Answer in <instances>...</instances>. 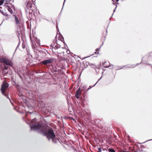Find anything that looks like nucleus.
<instances>
[{
	"label": "nucleus",
	"mask_w": 152,
	"mask_h": 152,
	"mask_svg": "<svg viewBox=\"0 0 152 152\" xmlns=\"http://www.w3.org/2000/svg\"><path fill=\"white\" fill-rule=\"evenodd\" d=\"M37 119H33L30 124L31 130L37 131L40 133L42 134L46 137L49 140H51L53 143H57L59 142V139H57L54 132L52 129H48L45 126L42 125L39 123L35 122Z\"/></svg>",
	"instance_id": "nucleus-1"
},
{
	"label": "nucleus",
	"mask_w": 152,
	"mask_h": 152,
	"mask_svg": "<svg viewBox=\"0 0 152 152\" xmlns=\"http://www.w3.org/2000/svg\"><path fill=\"white\" fill-rule=\"evenodd\" d=\"M35 1L34 2L33 0H27V2L26 4L27 9L31 11L29 12V15H32V12H33L36 9Z\"/></svg>",
	"instance_id": "nucleus-2"
},
{
	"label": "nucleus",
	"mask_w": 152,
	"mask_h": 152,
	"mask_svg": "<svg viewBox=\"0 0 152 152\" xmlns=\"http://www.w3.org/2000/svg\"><path fill=\"white\" fill-rule=\"evenodd\" d=\"M8 84L7 83H4L2 85L1 87V91L2 94L5 96L7 98H8L10 100V102L11 103V100L10 98H9V96L8 95H7L5 93V92L6 91V89L8 88Z\"/></svg>",
	"instance_id": "nucleus-3"
},
{
	"label": "nucleus",
	"mask_w": 152,
	"mask_h": 152,
	"mask_svg": "<svg viewBox=\"0 0 152 152\" xmlns=\"http://www.w3.org/2000/svg\"><path fill=\"white\" fill-rule=\"evenodd\" d=\"M0 61L7 65L12 66L13 63L10 59H8L5 57L0 58Z\"/></svg>",
	"instance_id": "nucleus-4"
},
{
	"label": "nucleus",
	"mask_w": 152,
	"mask_h": 152,
	"mask_svg": "<svg viewBox=\"0 0 152 152\" xmlns=\"http://www.w3.org/2000/svg\"><path fill=\"white\" fill-rule=\"evenodd\" d=\"M42 97L44 99L47 98H55L56 96L54 95V93L50 92L42 94Z\"/></svg>",
	"instance_id": "nucleus-5"
},
{
	"label": "nucleus",
	"mask_w": 152,
	"mask_h": 152,
	"mask_svg": "<svg viewBox=\"0 0 152 152\" xmlns=\"http://www.w3.org/2000/svg\"><path fill=\"white\" fill-rule=\"evenodd\" d=\"M53 61V59L50 58L49 59L44 60L42 61V64L44 65H47L50 64Z\"/></svg>",
	"instance_id": "nucleus-6"
},
{
	"label": "nucleus",
	"mask_w": 152,
	"mask_h": 152,
	"mask_svg": "<svg viewBox=\"0 0 152 152\" xmlns=\"http://www.w3.org/2000/svg\"><path fill=\"white\" fill-rule=\"evenodd\" d=\"M82 90L79 88L77 90L75 93V96L76 98L79 99L81 95V92Z\"/></svg>",
	"instance_id": "nucleus-7"
},
{
	"label": "nucleus",
	"mask_w": 152,
	"mask_h": 152,
	"mask_svg": "<svg viewBox=\"0 0 152 152\" xmlns=\"http://www.w3.org/2000/svg\"><path fill=\"white\" fill-rule=\"evenodd\" d=\"M13 16L15 18V20L16 24L18 25L20 24V22L17 16L15 15H13Z\"/></svg>",
	"instance_id": "nucleus-8"
},
{
	"label": "nucleus",
	"mask_w": 152,
	"mask_h": 152,
	"mask_svg": "<svg viewBox=\"0 0 152 152\" xmlns=\"http://www.w3.org/2000/svg\"><path fill=\"white\" fill-rule=\"evenodd\" d=\"M7 7L8 8V11L11 14L13 13V10L12 8H10V7L9 6L7 5Z\"/></svg>",
	"instance_id": "nucleus-9"
},
{
	"label": "nucleus",
	"mask_w": 152,
	"mask_h": 152,
	"mask_svg": "<svg viewBox=\"0 0 152 152\" xmlns=\"http://www.w3.org/2000/svg\"><path fill=\"white\" fill-rule=\"evenodd\" d=\"M7 4H9L10 6V8H12V9L14 10V11H15V8L14 6L12 4L10 3H7Z\"/></svg>",
	"instance_id": "nucleus-10"
},
{
	"label": "nucleus",
	"mask_w": 152,
	"mask_h": 152,
	"mask_svg": "<svg viewBox=\"0 0 152 152\" xmlns=\"http://www.w3.org/2000/svg\"><path fill=\"white\" fill-rule=\"evenodd\" d=\"M8 70L2 69V73L3 75H5L8 73Z\"/></svg>",
	"instance_id": "nucleus-11"
},
{
	"label": "nucleus",
	"mask_w": 152,
	"mask_h": 152,
	"mask_svg": "<svg viewBox=\"0 0 152 152\" xmlns=\"http://www.w3.org/2000/svg\"><path fill=\"white\" fill-rule=\"evenodd\" d=\"M125 66H123V67L119 66H115V70H118L119 69H120L122 68L123 67H125Z\"/></svg>",
	"instance_id": "nucleus-12"
},
{
	"label": "nucleus",
	"mask_w": 152,
	"mask_h": 152,
	"mask_svg": "<svg viewBox=\"0 0 152 152\" xmlns=\"http://www.w3.org/2000/svg\"><path fill=\"white\" fill-rule=\"evenodd\" d=\"M53 69L54 72L56 73L58 72L59 69H57L56 66L53 67Z\"/></svg>",
	"instance_id": "nucleus-13"
},
{
	"label": "nucleus",
	"mask_w": 152,
	"mask_h": 152,
	"mask_svg": "<svg viewBox=\"0 0 152 152\" xmlns=\"http://www.w3.org/2000/svg\"><path fill=\"white\" fill-rule=\"evenodd\" d=\"M21 33V30H20V31H18L16 32V34H17V36L18 38V39L19 38L20 35V33Z\"/></svg>",
	"instance_id": "nucleus-14"
},
{
	"label": "nucleus",
	"mask_w": 152,
	"mask_h": 152,
	"mask_svg": "<svg viewBox=\"0 0 152 152\" xmlns=\"http://www.w3.org/2000/svg\"><path fill=\"white\" fill-rule=\"evenodd\" d=\"M60 45L56 44L55 46V48L58 49L60 48Z\"/></svg>",
	"instance_id": "nucleus-15"
},
{
	"label": "nucleus",
	"mask_w": 152,
	"mask_h": 152,
	"mask_svg": "<svg viewBox=\"0 0 152 152\" xmlns=\"http://www.w3.org/2000/svg\"><path fill=\"white\" fill-rule=\"evenodd\" d=\"M73 150L74 151V152H83V151H81L80 150H79L78 151H77L76 149L74 148H73ZM85 152H86L85 151Z\"/></svg>",
	"instance_id": "nucleus-16"
},
{
	"label": "nucleus",
	"mask_w": 152,
	"mask_h": 152,
	"mask_svg": "<svg viewBox=\"0 0 152 152\" xmlns=\"http://www.w3.org/2000/svg\"><path fill=\"white\" fill-rule=\"evenodd\" d=\"M108 148L107 147V148H102V150L103 151H106L107 152L108 151Z\"/></svg>",
	"instance_id": "nucleus-17"
},
{
	"label": "nucleus",
	"mask_w": 152,
	"mask_h": 152,
	"mask_svg": "<svg viewBox=\"0 0 152 152\" xmlns=\"http://www.w3.org/2000/svg\"><path fill=\"white\" fill-rule=\"evenodd\" d=\"M139 64H137L136 65H132V66H131V67L132 68H134V67L135 66H136L137 65H138ZM131 67V66H129L128 67V68H129V67Z\"/></svg>",
	"instance_id": "nucleus-18"
},
{
	"label": "nucleus",
	"mask_w": 152,
	"mask_h": 152,
	"mask_svg": "<svg viewBox=\"0 0 152 152\" xmlns=\"http://www.w3.org/2000/svg\"><path fill=\"white\" fill-rule=\"evenodd\" d=\"M4 0H1L0 1V6L2 5L4 3Z\"/></svg>",
	"instance_id": "nucleus-19"
},
{
	"label": "nucleus",
	"mask_w": 152,
	"mask_h": 152,
	"mask_svg": "<svg viewBox=\"0 0 152 152\" xmlns=\"http://www.w3.org/2000/svg\"><path fill=\"white\" fill-rule=\"evenodd\" d=\"M104 67L105 68H108V67H109L110 66H113V65H110L109 66H104Z\"/></svg>",
	"instance_id": "nucleus-20"
},
{
	"label": "nucleus",
	"mask_w": 152,
	"mask_h": 152,
	"mask_svg": "<svg viewBox=\"0 0 152 152\" xmlns=\"http://www.w3.org/2000/svg\"><path fill=\"white\" fill-rule=\"evenodd\" d=\"M8 66H5L4 67V69H3L8 70L7 69H8Z\"/></svg>",
	"instance_id": "nucleus-21"
},
{
	"label": "nucleus",
	"mask_w": 152,
	"mask_h": 152,
	"mask_svg": "<svg viewBox=\"0 0 152 152\" xmlns=\"http://www.w3.org/2000/svg\"><path fill=\"white\" fill-rule=\"evenodd\" d=\"M2 13V14L4 15H5L6 16H7V13L6 12H1Z\"/></svg>",
	"instance_id": "nucleus-22"
},
{
	"label": "nucleus",
	"mask_w": 152,
	"mask_h": 152,
	"mask_svg": "<svg viewBox=\"0 0 152 152\" xmlns=\"http://www.w3.org/2000/svg\"><path fill=\"white\" fill-rule=\"evenodd\" d=\"M99 152H101L102 151V148L101 147H99L98 148Z\"/></svg>",
	"instance_id": "nucleus-23"
},
{
	"label": "nucleus",
	"mask_w": 152,
	"mask_h": 152,
	"mask_svg": "<svg viewBox=\"0 0 152 152\" xmlns=\"http://www.w3.org/2000/svg\"><path fill=\"white\" fill-rule=\"evenodd\" d=\"M40 52L41 53H42L44 55L46 54V53H45V52H43L42 50L40 51Z\"/></svg>",
	"instance_id": "nucleus-24"
},
{
	"label": "nucleus",
	"mask_w": 152,
	"mask_h": 152,
	"mask_svg": "<svg viewBox=\"0 0 152 152\" xmlns=\"http://www.w3.org/2000/svg\"><path fill=\"white\" fill-rule=\"evenodd\" d=\"M100 47L99 48H97L95 50L96 51H99L100 50Z\"/></svg>",
	"instance_id": "nucleus-25"
},
{
	"label": "nucleus",
	"mask_w": 152,
	"mask_h": 152,
	"mask_svg": "<svg viewBox=\"0 0 152 152\" xmlns=\"http://www.w3.org/2000/svg\"><path fill=\"white\" fill-rule=\"evenodd\" d=\"M61 41H64V38L62 36V35H61Z\"/></svg>",
	"instance_id": "nucleus-26"
},
{
	"label": "nucleus",
	"mask_w": 152,
	"mask_h": 152,
	"mask_svg": "<svg viewBox=\"0 0 152 152\" xmlns=\"http://www.w3.org/2000/svg\"><path fill=\"white\" fill-rule=\"evenodd\" d=\"M44 20H46L47 21H48V22H50V20H48V19H47L46 18H44L43 19Z\"/></svg>",
	"instance_id": "nucleus-27"
},
{
	"label": "nucleus",
	"mask_w": 152,
	"mask_h": 152,
	"mask_svg": "<svg viewBox=\"0 0 152 152\" xmlns=\"http://www.w3.org/2000/svg\"><path fill=\"white\" fill-rule=\"evenodd\" d=\"M94 53L96 54H99V53L97 52L96 51L94 52Z\"/></svg>",
	"instance_id": "nucleus-28"
},
{
	"label": "nucleus",
	"mask_w": 152,
	"mask_h": 152,
	"mask_svg": "<svg viewBox=\"0 0 152 152\" xmlns=\"http://www.w3.org/2000/svg\"><path fill=\"white\" fill-rule=\"evenodd\" d=\"M69 52H70V51L69 50H67L66 53H67V54H69Z\"/></svg>",
	"instance_id": "nucleus-29"
},
{
	"label": "nucleus",
	"mask_w": 152,
	"mask_h": 152,
	"mask_svg": "<svg viewBox=\"0 0 152 152\" xmlns=\"http://www.w3.org/2000/svg\"><path fill=\"white\" fill-rule=\"evenodd\" d=\"M91 87L90 86H89V88L87 89V91H88V90H89L91 88Z\"/></svg>",
	"instance_id": "nucleus-30"
},
{
	"label": "nucleus",
	"mask_w": 152,
	"mask_h": 152,
	"mask_svg": "<svg viewBox=\"0 0 152 152\" xmlns=\"http://www.w3.org/2000/svg\"><path fill=\"white\" fill-rule=\"evenodd\" d=\"M116 6L115 8V9L114 10V12H115V9H116V8L117 7V5H116Z\"/></svg>",
	"instance_id": "nucleus-31"
},
{
	"label": "nucleus",
	"mask_w": 152,
	"mask_h": 152,
	"mask_svg": "<svg viewBox=\"0 0 152 152\" xmlns=\"http://www.w3.org/2000/svg\"><path fill=\"white\" fill-rule=\"evenodd\" d=\"M18 76L20 77V78L21 79H22V77H21V76H20V75L19 74H18Z\"/></svg>",
	"instance_id": "nucleus-32"
},
{
	"label": "nucleus",
	"mask_w": 152,
	"mask_h": 152,
	"mask_svg": "<svg viewBox=\"0 0 152 152\" xmlns=\"http://www.w3.org/2000/svg\"><path fill=\"white\" fill-rule=\"evenodd\" d=\"M143 58H142V61L141 62V63H144L143 62Z\"/></svg>",
	"instance_id": "nucleus-33"
},
{
	"label": "nucleus",
	"mask_w": 152,
	"mask_h": 152,
	"mask_svg": "<svg viewBox=\"0 0 152 152\" xmlns=\"http://www.w3.org/2000/svg\"><path fill=\"white\" fill-rule=\"evenodd\" d=\"M147 64L148 65H150V66L152 67V65H151V64H150L148 63V64Z\"/></svg>",
	"instance_id": "nucleus-34"
},
{
	"label": "nucleus",
	"mask_w": 152,
	"mask_h": 152,
	"mask_svg": "<svg viewBox=\"0 0 152 152\" xmlns=\"http://www.w3.org/2000/svg\"><path fill=\"white\" fill-rule=\"evenodd\" d=\"M103 42H102V44L100 46V48H101V47L103 45Z\"/></svg>",
	"instance_id": "nucleus-35"
},
{
	"label": "nucleus",
	"mask_w": 152,
	"mask_h": 152,
	"mask_svg": "<svg viewBox=\"0 0 152 152\" xmlns=\"http://www.w3.org/2000/svg\"><path fill=\"white\" fill-rule=\"evenodd\" d=\"M66 0H64V3H63V5H64V3H65V1ZM63 8V7H62V8Z\"/></svg>",
	"instance_id": "nucleus-36"
},
{
	"label": "nucleus",
	"mask_w": 152,
	"mask_h": 152,
	"mask_svg": "<svg viewBox=\"0 0 152 152\" xmlns=\"http://www.w3.org/2000/svg\"><path fill=\"white\" fill-rule=\"evenodd\" d=\"M150 140H152V139H150L149 140H147L146 142H147V141H150Z\"/></svg>",
	"instance_id": "nucleus-37"
},
{
	"label": "nucleus",
	"mask_w": 152,
	"mask_h": 152,
	"mask_svg": "<svg viewBox=\"0 0 152 152\" xmlns=\"http://www.w3.org/2000/svg\"><path fill=\"white\" fill-rule=\"evenodd\" d=\"M124 152H130L129 151H124Z\"/></svg>",
	"instance_id": "nucleus-38"
},
{
	"label": "nucleus",
	"mask_w": 152,
	"mask_h": 152,
	"mask_svg": "<svg viewBox=\"0 0 152 152\" xmlns=\"http://www.w3.org/2000/svg\"><path fill=\"white\" fill-rule=\"evenodd\" d=\"M115 1L116 2H118L119 1V0H115Z\"/></svg>",
	"instance_id": "nucleus-39"
},
{
	"label": "nucleus",
	"mask_w": 152,
	"mask_h": 152,
	"mask_svg": "<svg viewBox=\"0 0 152 152\" xmlns=\"http://www.w3.org/2000/svg\"><path fill=\"white\" fill-rule=\"evenodd\" d=\"M97 82H98V81L95 84H94V86H95V85L96 84V83H97Z\"/></svg>",
	"instance_id": "nucleus-40"
},
{
	"label": "nucleus",
	"mask_w": 152,
	"mask_h": 152,
	"mask_svg": "<svg viewBox=\"0 0 152 152\" xmlns=\"http://www.w3.org/2000/svg\"><path fill=\"white\" fill-rule=\"evenodd\" d=\"M56 28H57V29H58V30H59V29L58 28V27H57V26H56Z\"/></svg>",
	"instance_id": "nucleus-41"
},
{
	"label": "nucleus",
	"mask_w": 152,
	"mask_h": 152,
	"mask_svg": "<svg viewBox=\"0 0 152 152\" xmlns=\"http://www.w3.org/2000/svg\"><path fill=\"white\" fill-rule=\"evenodd\" d=\"M0 12H2V11L1 10H0Z\"/></svg>",
	"instance_id": "nucleus-42"
},
{
	"label": "nucleus",
	"mask_w": 152,
	"mask_h": 152,
	"mask_svg": "<svg viewBox=\"0 0 152 152\" xmlns=\"http://www.w3.org/2000/svg\"><path fill=\"white\" fill-rule=\"evenodd\" d=\"M2 22H1V24H0V26H1V24L2 23Z\"/></svg>",
	"instance_id": "nucleus-43"
},
{
	"label": "nucleus",
	"mask_w": 152,
	"mask_h": 152,
	"mask_svg": "<svg viewBox=\"0 0 152 152\" xmlns=\"http://www.w3.org/2000/svg\"><path fill=\"white\" fill-rule=\"evenodd\" d=\"M23 48H24V46H23Z\"/></svg>",
	"instance_id": "nucleus-44"
},
{
	"label": "nucleus",
	"mask_w": 152,
	"mask_h": 152,
	"mask_svg": "<svg viewBox=\"0 0 152 152\" xmlns=\"http://www.w3.org/2000/svg\"><path fill=\"white\" fill-rule=\"evenodd\" d=\"M23 48H24V46H23Z\"/></svg>",
	"instance_id": "nucleus-45"
},
{
	"label": "nucleus",
	"mask_w": 152,
	"mask_h": 152,
	"mask_svg": "<svg viewBox=\"0 0 152 152\" xmlns=\"http://www.w3.org/2000/svg\"><path fill=\"white\" fill-rule=\"evenodd\" d=\"M101 77L100 78H99V80L101 79Z\"/></svg>",
	"instance_id": "nucleus-46"
},
{
	"label": "nucleus",
	"mask_w": 152,
	"mask_h": 152,
	"mask_svg": "<svg viewBox=\"0 0 152 152\" xmlns=\"http://www.w3.org/2000/svg\"><path fill=\"white\" fill-rule=\"evenodd\" d=\"M113 4H115L114 3H113Z\"/></svg>",
	"instance_id": "nucleus-47"
},
{
	"label": "nucleus",
	"mask_w": 152,
	"mask_h": 152,
	"mask_svg": "<svg viewBox=\"0 0 152 152\" xmlns=\"http://www.w3.org/2000/svg\"><path fill=\"white\" fill-rule=\"evenodd\" d=\"M64 44L65 45H66L65 43L64 42Z\"/></svg>",
	"instance_id": "nucleus-48"
},
{
	"label": "nucleus",
	"mask_w": 152,
	"mask_h": 152,
	"mask_svg": "<svg viewBox=\"0 0 152 152\" xmlns=\"http://www.w3.org/2000/svg\"><path fill=\"white\" fill-rule=\"evenodd\" d=\"M112 1H113V2H114V1H113V0H112Z\"/></svg>",
	"instance_id": "nucleus-49"
},
{
	"label": "nucleus",
	"mask_w": 152,
	"mask_h": 152,
	"mask_svg": "<svg viewBox=\"0 0 152 152\" xmlns=\"http://www.w3.org/2000/svg\"><path fill=\"white\" fill-rule=\"evenodd\" d=\"M0 8H1V7H0Z\"/></svg>",
	"instance_id": "nucleus-50"
},
{
	"label": "nucleus",
	"mask_w": 152,
	"mask_h": 152,
	"mask_svg": "<svg viewBox=\"0 0 152 152\" xmlns=\"http://www.w3.org/2000/svg\"><path fill=\"white\" fill-rule=\"evenodd\" d=\"M106 32H107V30H106Z\"/></svg>",
	"instance_id": "nucleus-51"
}]
</instances>
